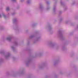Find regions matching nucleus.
I'll list each match as a JSON object with an SVG mask.
<instances>
[{"label": "nucleus", "instance_id": "20e7f679", "mask_svg": "<svg viewBox=\"0 0 78 78\" xmlns=\"http://www.w3.org/2000/svg\"><path fill=\"white\" fill-rule=\"evenodd\" d=\"M0 17H1V15H0Z\"/></svg>", "mask_w": 78, "mask_h": 78}, {"label": "nucleus", "instance_id": "f03ea898", "mask_svg": "<svg viewBox=\"0 0 78 78\" xmlns=\"http://www.w3.org/2000/svg\"><path fill=\"white\" fill-rule=\"evenodd\" d=\"M9 39H10V38L8 37V38H7V40H9Z\"/></svg>", "mask_w": 78, "mask_h": 78}, {"label": "nucleus", "instance_id": "7ed1b4c3", "mask_svg": "<svg viewBox=\"0 0 78 78\" xmlns=\"http://www.w3.org/2000/svg\"><path fill=\"white\" fill-rule=\"evenodd\" d=\"M13 2H14V1H16V0H12Z\"/></svg>", "mask_w": 78, "mask_h": 78}, {"label": "nucleus", "instance_id": "f257e3e1", "mask_svg": "<svg viewBox=\"0 0 78 78\" xmlns=\"http://www.w3.org/2000/svg\"><path fill=\"white\" fill-rule=\"evenodd\" d=\"M6 11H9V7H7L6 9Z\"/></svg>", "mask_w": 78, "mask_h": 78}]
</instances>
